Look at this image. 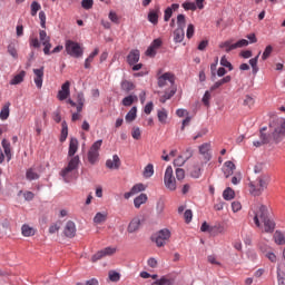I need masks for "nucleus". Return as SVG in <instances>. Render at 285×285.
<instances>
[{"label": "nucleus", "instance_id": "1", "mask_svg": "<svg viewBox=\"0 0 285 285\" xmlns=\"http://www.w3.org/2000/svg\"><path fill=\"white\" fill-rule=\"evenodd\" d=\"M77 150H79V140H77V138H71L68 150V157L71 158L69 159L67 167L60 171V176L66 184H70L72 179H77V170H79V164L81 163L79 156H75L77 155Z\"/></svg>", "mask_w": 285, "mask_h": 285}, {"label": "nucleus", "instance_id": "2", "mask_svg": "<svg viewBox=\"0 0 285 285\" xmlns=\"http://www.w3.org/2000/svg\"><path fill=\"white\" fill-rule=\"evenodd\" d=\"M249 217H253V222L257 228H263L264 233L275 232V222L268 217V208L262 205L253 214L249 213Z\"/></svg>", "mask_w": 285, "mask_h": 285}, {"label": "nucleus", "instance_id": "3", "mask_svg": "<svg viewBox=\"0 0 285 285\" xmlns=\"http://www.w3.org/2000/svg\"><path fill=\"white\" fill-rule=\"evenodd\" d=\"M268 184H271V176H268V174L258 176L256 180L249 183L250 195L259 197V195L268 188Z\"/></svg>", "mask_w": 285, "mask_h": 285}, {"label": "nucleus", "instance_id": "4", "mask_svg": "<svg viewBox=\"0 0 285 285\" xmlns=\"http://www.w3.org/2000/svg\"><path fill=\"white\" fill-rule=\"evenodd\" d=\"M278 127L274 129L271 134H262L261 139H263V144H276L281 141L282 137L285 136V119H278Z\"/></svg>", "mask_w": 285, "mask_h": 285}, {"label": "nucleus", "instance_id": "5", "mask_svg": "<svg viewBox=\"0 0 285 285\" xmlns=\"http://www.w3.org/2000/svg\"><path fill=\"white\" fill-rule=\"evenodd\" d=\"M65 49L67 55L73 57L75 59L83 57V47L79 42L67 40L65 43Z\"/></svg>", "mask_w": 285, "mask_h": 285}, {"label": "nucleus", "instance_id": "6", "mask_svg": "<svg viewBox=\"0 0 285 285\" xmlns=\"http://www.w3.org/2000/svg\"><path fill=\"white\" fill-rule=\"evenodd\" d=\"M248 46V40L242 39L237 42H233V40H226L219 43V48L225 50V52H230L233 50H237V48H246Z\"/></svg>", "mask_w": 285, "mask_h": 285}, {"label": "nucleus", "instance_id": "7", "mask_svg": "<svg viewBox=\"0 0 285 285\" xmlns=\"http://www.w3.org/2000/svg\"><path fill=\"white\" fill-rule=\"evenodd\" d=\"M104 144V140H97L94 142L88 151L87 159L89 164L94 166V164L99 161V150L101 149V145Z\"/></svg>", "mask_w": 285, "mask_h": 285}, {"label": "nucleus", "instance_id": "8", "mask_svg": "<svg viewBox=\"0 0 285 285\" xmlns=\"http://www.w3.org/2000/svg\"><path fill=\"white\" fill-rule=\"evenodd\" d=\"M166 86H169L170 90L177 88L175 86V73L165 72L158 77V88H166Z\"/></svg>", "mask_w": 285, "mask_h": 285}, {"label": "nucleus", "instance_id": "9", "mask_svg": "<svg viewBox=\"0 0 285 285\" xmlns=\"http://www.w3.org/2000/svg\"><path fill=\"white\" fill-rule=\"evenodd\" d=\"M173 167L168 166L165 170V176H164V184L165 187L168 190H177V180L175 179V175L173 174Z\"/></svg>", "mask_w": 285, "mask_h": 285}, {"label": "nucleus", "instance_id": "10", "mask_svg": "<svg viewBox=\"0 0 285 285\" xmlns=\"http://www.w3.org/2000/svg\"><path fill=\"white\" fill-rule=\"evenodd\" d=\"M153 239H155L156 246L161 248V246H166L168 239H170V230L161 229L153 237Z\"/></svg>", "mask_w": 285, "mask_h": 285}, {"label": "nucleus", "instance_id": "11", "mask_svg": "<svg viewBox=\"0 0 285 285\" xmlns=\"http://www.w3.org/2000/svg\"><path fill=\"white\" fill-rule=\"evenodd\" d=\"M40 46H43V52L47 56H50V50L52 48V43L50 42V36L46 30L39 31Z\"/></svg>", "mask_w": 285, "mask_h": 285}, {"label": "nucleus", "instance_id": "12", "mask_svg": "<svg viewBox=\"0 0 285 285\" xmlns=\"http://www.w3.org/2000/svg\"><path fill=\"white\" fill-rule=\"evenodd\" d=\"M117 253V248L115 247H106L99 252H97L92 257L91 262H99V259H104V257H110V255H115Z\"/></svg>", "mask_w": 285, "mask_h": 285}, {"label": "nucleus", "instance_id": "13", "mask_svg": "<svg viewBox=\"0 0 285 285\" xmlns=\"http://www.w3.org/2000/svg\"><path fill=\"white\" fill-rule=\"evenodd\" d=\"M70 97V81H66L61 85V89L58 91L57 99L59 101H66Z\"/></svg>", "mask_w": 285, "mask_h": 285}, {"label": "nucleus", "instance_id": "14", "mask_svg": "<svg viewBox=\"0 0 285 285\" xmlns=\"http://www.w3.org/2000/svg\"><path fill=\"white\" fill-rule=\"evenodd\" d=\"M65 237H69V239H72L75 235H77V225H75V222L69 220L67 222L65 229H63Z\"/></svg>", "mask_w": 285, "mask_h": 285}, {"label": "nucleus", "instance_id": "15", "mask_svg": "<svg viewBox=\"0 0 285 285\" xmlns=\"http://www.w3.org/2000/svg\"><path fill=\"white\" fill-rule=\"evenodd\" d=\"M33 81L37 86V88L41 89L43 87V67L40 69H33Z\"/></svg>", "mask_w": 285, "mask_h": 285}, {"label": "nucleus", "instance_id": "16", "mask_svg": "<svg viewBox=\"0 0 285 285\" xmlns=\"http://www.w3.org/2000/svg\"><path fill=\"white\" fill-rule=\"evenodd\" d=\"M1 146L3 148V153L7 157V161L12 160V145L10 144V140L3 138L1 141Z\"/></svg>", "mask_w": 285, "mask_h": 285}, {"label": "nucleus", "instance_id": "17", "mask_svg": "<svg viewBox=\"0 0 285 285\" xmlns=\"http://www.w3.org/2000/svg\"><path fill=\"white\" fill-rule=\"evenodd\" d=\"M106 166L107 168H109L110 170H117L119 169V166H121V160L119 159L118 155H114L112 159H108L106 161Z\"/></svg>", "mask_w": 285, "mask_h": 285}, {"label": "nucleus", "instance_id": "18", "mask_svg": "<svg viewBox=\"0 0 285 285\" xmlns=\"http://www.w3.org/2000/svg\"><path fill=\"white\" fill-rule=\"evenodd\" d=\"M139 57H140L139 50H131L127 56V61L129 66H135V63H138Z\"/></svg>", "mask_w": 285, "mask_h": 285}, {"label": "nucleus", "instance_id": "19", "mask_svg": "<svg viewBox=\"0 0 285 285\" xmlns=\"http://www.w3.org/2000/svg\"><path fill=\"white\" fill-rule=\"evenodd\" d=\"M210 142H204L203 145L199 146V153L205 157L206 161H210Z\"/></svg>", "mask_w": 285, "mask_h": 285}, {"label": "nucleus", "instance_id": "20", "mask_svg": "<svg viewBox=\"0 0 285 285\" xmlns=\"http://www.w3.org/2000/svg\"><path fill=\"white\" fill-rule=\"evenodd\" d=\"M139 226H141V219L139 217H136L129 223L127 227V232L137 233V229L139 228Z\"/></svg>", "mask_w": 285, "mask_h": 285}, {"label": "nucleus", "instance_id": "21", "mask_svg": "<svg viewBox=\"0 0 285 285\" xmlns=\"http://www.w3.org/2000/svg\"><path fill=\"white\" fill-rule=\"evenodd\" d=\"M148 202V195L140 194L134 199L135 208H141L142 204H146Z\"/></svg>", "mask_w": 285, "mask_h": 285}, {"label": "nucleus", "instance_id": "22", "mask_svg": "<svg viewBox=\"0 0 285 285\" xmlns=\"http://www.w3.org/2000/svg\"><path fill=\"white\" fill-rule=\"evenodd\" d=\"M177 92V87H173L169 91H165V95L160 97V104H166L168 99H173Z\"/></svg>", "mask_w": 285, "mask_h": 285}, {"label": "nucleus", "instance_id": "23", "mask_svg": "<svg viewBox=\"0 0 285 285\" xmlns=\"http://www.w3.org/2000/svg\"><path fill=\"white\" fill-rule=\"evenodd\" d=\"M148 21L154 26L159 23V10H150L148 13Z\"/></svg>", "mask_w": 285, "mask_h": 285}, {"label": "nucleus", "instance_id": "24", "mask_svg": "<svg viewBox=\"0 0 285 285\" xmlns=\"http://www.w3.org/2000/svg\"><path fill=\"white\" fill-rule=\"evenodd\" d=\"M233 78L230 76H226L223 79L216 81L210 90H217V88H222V86H224V83H230V80Z\"/></svg>", "mask_w": 285, "mask_h": 285}, {"label": "nucleus", "instance_id": "25", "mask_svg": "<svg viewBox=\"0 0 285 285\" xmlns=\"http://www.w3.org/2000/svg\"><path fill=\"white\" fill-rule=\"evenodd\" d=\"M26 78V71H20L18 75L10 80V86H19L22 83L23 79Z\"/></svg>", "mask_w": 285, "mask_h": 285}, {"label": "nucleus", "instance_id": "26", "mask_svg": "<svg viewBox=\"0 0 285 285\" xmlns=\"http://www.w3.org/2000/svg\"><path fill=\"white\" fill-rule=\"evenodd\" d=\"M185 37H186V32L184 31V29H176L174 31L175 43H181V41H184Z\"/></svg>", "mask_w": 285, "mask_h": 285}, {"label": "nucleus", "instance_id": "27", "mask_svg": "<svg viewBox=\"0 0 285 285\" xmlns=\"http://www.w3.org/2000/svg\"><path fill=\"white\" fill-rule=\"evenodd\" d=\"M26 178L28 179V181H35V179H39V173H37V169L31 167L27 169Z\"/></svg>", "mask_w": 285, "mask_h": 285}, {"label": "nucleus", "instance_id": "28", "mask_svg": "<svg viewBox=\"0 0 285 285\" xmlns=\"http://www.w3.org/2000/svg\"><path fill=\"white\" fill-rule=\"evenodd\" d=\"M10 117V102H6L0 111V119L6 121Z\"/></svg>", "mask_w": 285, "mask_h": 285}, {"label": "nucleus", "instance_id": "29", "mask_svg": "<svg viewBox=\"0 0 285 285\" xmlns=\"http://www.w3.org/2000/svg\"><path fill=\"white\" fill-rule=\"evenodd\" d=\"M21 233H22L23 237H32V236H35L36 230H35V228L30 227V225L24 224L21 227Z\"/></svg>", "mask_w": 285, "mask_h": 285}, {"label": "nucleus", "instance_id": "30", "mask_svg": "<svg viewBox=\"0 0 285 285\" xmlns=\"http://www.w3.org/2000/svg\"><path fill=\"white\" fill-rule=\"evenodd\" d=\"M274 242L275 244H277L278 246H284L285 244V236L282 232L276 230L274 234Z\"/></svg>", "mask_w": 285, "mask_h": 285}, {"label": "nucleus", "instance_id": "31", "mask_svg": "<svg viewBox=\"0 0 285 285\" xmlns=\"http://www.w3.org/2000/svg\"><path fill=\"white\" fill-rule=\"evenodd\" d=\"M120 88L121 90H124V92H130L131 90H135V83L128 80H122L120 83Z\"/></svg>", "mask_w": 285, "mask_h": 285}, {"label": "nucleus", "instance_id": "32", "mask_svg": "<svg viewBox=\"0 0 285 285\" xmlns=\"http://www.w3.org/2000/svg\"><path fill=\"white\" fill-rule=\"evenodd\" d=\"M125 119L128 124L135 121V119H137V107H132L126 115Z\"/></svg>", "mask_w": 285, "mask_h": 285}, {"label": "nucleus", "instance_id": "33", "mask_svg": "<svg viewBox=\"0 0 285 285\" xmlns=\"http://www.w3.org/2000/svg\"><path fill=\"white\" fill-rule=\"evenodd\" d=\"M223 198L226 202H230V199H235V190H233V188L227 187L224 191H223Z\"/></svg>", "mask_w": 285, "mask_h": 285}, {"label": "nucleus", "instance_id": "34", "mask_svg": "<svg viewBox=\"0 0 285 285\" xmlns=\"http://www.w3.org/2000/svg\"><path fill=\"white\" fill-rule=\"evenodd\" d=\"M225 168H227L225 170V177H229L230 175H233V173H235V163L228 160L224 164Z\"/></svg>", "mask_w": 285, "mask_h": 285}, {"label": "nucleus", "instance_id": "35", "mask_svg": "<svg viewBox=\"0 0 285 285\" xmlns=\"http://www.w3.org/2000/svg\"><path fill=\"white\" fill-rule=\"evenodd\" d=\"M142 175L146 179L153 177V175H155V166H153V164H148L145 167Z\"/></svg>", "mask_w": 285, "mask_h": 285}, {"label": "nucleus", "instance_id": "36", "mask_svg": "<svg viewBox=\"0 0 285 285\" xmlns=\"http://www.w3.org/2000/svg\"><path fill=\"white\" fill-rule=\"evenodd\" d=\"M108 219V214L107 213H97L94 217V223L95 224H104Z\"/></svg>", "mask_w": 285, "mask_h": 285}, {"label": "nucleus", "instance_id": "37", "mask_svg": "<svg viewBox=\"0 0 285 285\" xmlns=\"http://www.w3.org/2000/svg\"><path fill=\"white\" fill-rule=\"evenodd\" d=\"M135 101H138L137 96H127L122 99V106L130 107L132 104H135Z\"/></svg>", "mask_w": 285, "mask_h": 285}, {"label": "nucleus", "instance_id": "38", "mask_svg": "<svg viewBox=\"0 0 285 285\" xmlns=\"http://www.w3.org/2000/svg\"><path fill=\"white\" fill-rule=\"evenodd\" d=\"M61 126H62V129L60 135V141L61 144H63V141L68 139V124L66 121H62Z\"/></svg>", "mask_w": 285, "mask_h": 285}, {"label": "nucleus", "instance_id": "39", "mask_svg": "<svg viewBox=\"0 0 285 285\" xmlns=\"http://www.w3.org/2000/svg\"><path fill=\"white\" fill-rule=\"evenodd\" d=\"M177 27L178 30H184V28H186V16L181 13L177 16Z\"/></svg>", "mask_w": 285, "mask_h": 285}, {"label": "nucleus", "instance_id": "40", "mask_svg": "<svg viewBox=\"0 0 285 285\" xmlns=\"http://www.w3.org/2000/svg\"><path fill=\"white\" fill-rule=\"evenodd\" d=\"M190 175L194 179H199V177H202V167L199 165L194 166Z\"/></svg>", "mask_w": 285, "mask_h": 285}, {"label": "nucleus", "instance_id": "41", "mask_svg": "<svg viewBox=\"0 0 285 285\" xmlns=\"http://www.w3.org/2000/svg\"><path fill=\"white\" fill-rule=\"evenodd\" d=\"M144 190H146V185L141 183L134 185L131 188V191L134 193V195L144 193Z\"/></svg>", "mask_w": 285, "mask_h": 285}, {"label": "nucleus", "instance_id": "42", "mask_svg": "<svg viewBox=\"0 0 285 285\" xmlns=\"http://www.w3.org/2000/svg\"><path fill=\"white\" fill-rule=\"evenodd\" d=\"M166 119H168V111L166 109L158 110V120L160 124H166Z\"/></svg>", "mask_w": 285, "mask_h": 285}, {"label": "nucleus", "instance_id": "43", "mask_svg": "<svg viewBox=\"0 0 285 285\" xmlns=\"http://www.w3.org/2000/svg\"><path fill=\"white\" fill-rule=\"evenodd\" d=\"M41 10V4L37 1L31 3V17H37V12Z\"/></svg>", "mask_w": 285, "mask_h": 285}, {"label": "nucleus", "instance_id": "44", "mask_svg": "<svg viewBox=\"0 0 285 285\" xmlns=\"http://www.w3.org/2000/svg\"><path fill=\"white\" fill-rule=\"evenodd\" d=\"M271 55H273V46L268 45L263 52V56H262L263 61H266V59H268Z\"/></svg>", "mask_w": 285, "mask_h": 285}, {"label": "nucleus", "instance_id": "45", "mask_svg": "<svg viewBox=\"0 0 285 285\" xmlns=\"http://www.w3.org/2000/svg\"><path fill=\"white\" fill-rule=\"evenodd\" d=\"M131 137L132 139H136V140L141 139V129L139 127H134L131 129Z\"/></svg>", "mask_w": 285, "mask_h": 285}, {"label": "nucleus", "instance_id": "46", "mask_svg": "<svg viewBox=\"0 0 285 285\" xmlns=\"http://www.w3.org/2000/svg\"><path fill=\"white\" fill-rule=\"evenodd\" d=\"M183 8L184 10H191L193 12L197 10V6L195 4V2H188V1L183 3Z\"/></svg>", "mask_w": 285, "mask_h": 285}, {"label": "nucleus", "instance_id": "47", "mask_svg": "<svg viewBox=\"0 0 285 285\" xmlns=\"http://www.w3.org/2000/svg\"><path fill=\"white\" fill-rule=\"evenodd\" d=\"M61 228V223H55L50 225L49 233L50 235H55V233H59V229Z\"/></svg>", "mask_w": 285, "mask_h": 285}, {"label": "nucleus", "instance_id": "48", "mask_svg": "<svg viewBox=\"0 0 285 285\" xmlns=\"http://www.w3.org/2000/svg\"><path fill=\"white\" fill-rule=\"evenodd\" d=\"M220 66H224V68H228V70H233V63L226 59V56H223L220 59Z\"/></svg>", "mask_w": 285, "mask_h": 285}, {"label": "nucleus", "instance_id": "49", "mask_svg": "<svg viewBox=\"0 0 285 285\" xmlns=\"http://www.w3.org/2000/svg\"><path fill=\"white\" fill-rule=\"evenodd\" d=\"M186 177V171L183 168H176V178L178 181L184 180Z\"/></svg>", "mask_w": 285, "mask_h": 285}, {"label": "nucleus", "instance_id": "50", "mask_svg": "<svg viewBox=\"0 0 285 285\" xmlns=\"http://www.w3.org/2000/svg\"><path fill=\"white\" fill-rule=\"evenodd\" d=\"M184 164H186V158H184V156H178L176 159H174V166L178 168L184 166Z\"/></svg>", "mask_w": 285, "mask_h": 285}, {"label": "nucleus", "instance_id": "51", "mask_svg": "<svg viewBox=\"0 0 285 285\" xmlns=\"http://www.w3.org/2000/svg\"><path fill=\"white\" fill-rule=\"evenodd\" d=\"M29 46L31 48H41V42H39V38H30L29 39Z\"/></svg>", "mask_w": 285, "mask_h": 285}, {"label": "nucleus", "instance_id": "52", "mask_svg": "<svg viewBox=\"0 0 285 285\" xmlns=\"http://www.w3.org/2000/svg\"><path fill=\"white\" fill-rule=\"evenodd\" d=\"M194 35H195V26L190 23L187 27L186 37H187V39H193Z\"/></svg>", "mask_w": 285, "mask_h": 285}, {"label": "nucleus", "instance_id": "53", "mask_svg": "<svg viewBox=\"0 0 285 285\" xmlns=\"http://www.w3.org/2000/svg\"><path fill=\"white\" fill-rule=\"evenodd\" d=\"M94 1L92 0H82L81 1V7L85 9V10H90L94 6Z\"/></svg>", "mask_w": 285, "mask_h": 285}, {"label": "nucleus", "instance_id": "54", "mask_svg": "<svg viewBox=\"0 0 285 285\" xmlns=\"http://www.w3.org/2000/svg\"><path fill=\"white\" fill-rule=\"evenodd\" d=\"M184 217H185L186 224H190V222H193V210L190 209L185 210Z\"/></svg>", "mask_w": 285, "mask_h": 285}, {"label": "nucleus", "instance_id": "55", "mask_svg": "<svg viewBox=\"0 0 285 285\" xmlns=\"http://www.w3.org/2000/svg\"><path fill=\"white\" fill-rule=\"evenodd\" d=\"M8 52H9V55H11V57H13V59H17V57H19V55L17 52V48H14V46H12V45L8 46Z\"/></svg>", "mask_w": 285, "mask_h": 285}, {"label": "nucleus", "instance_id": "56", "mask_svg": "<svg viewBox=\"0 0 285 285\" xmlns=\"http://www.w3.org/2000/svg\"><path fill=\"white\" fill-rule=\"evenodd\" d=\"M203 104L207 107L210 106V91H206L205 95L203 96Z\"/></svg>", "mask_w": 285, "mask_h": 285}, {"label": "nucleus", "instance_id": "57", "mask_svg": "<svg viewBox=\"0 0 285 285\" xmlns=\"http://www.w3.org/2000/svg\"><path fill=\"white\" fill-rule=\"evenodd\" d=\"M255 105V99L250 96H246L244 99V106H248L250 108V106Z\"/></svg>", "mask_w": 285, "mask_h": 285}, {"label": "nucleus", "instance_id": "58", "mask_svg": "<svg viewBox=\"0 0 285 285\" xmlns=\"http://www.w3.org/2000/svg\"><path fill=\"white\" fill-rule=\"evenodd\" d=\"M232 210H233V213H239V210H242V203L233 202L232 203Z\"/></svg>", "mask_w": 285, "mask_h": 285}, {"label": "nucleus", "instance_id": "59", "mask_svg": "<svg viewBox=\"0 0 285 285\" xmlns=\"http://www.w3.org/2000/svg\"><path fill=\"white\" fill-rule=\"evenodd\" d=\"M109 279H110V282H119V279H120L119 273L110 272L109 273Z\"/></svg>", "mask_w": 285, "mask_h": 285}, {"label": "nucleus", "instance_id": "60", "mask_svg": "<svg viewBox=\"0 0 285 285\" xmlns=\"http://www.w3.org/2000/svg\"><path fill=\"white\" fill-rule=\"evenodd\" d=\"M109 19L112 23H119V16L115 11L109 12Z\"/></svg>", "mask_w": 285, "mask_h": 285}, {"label": "nucleus", "instance_id": "61", "mask_svg": "<svg viewBox=\"0 0 285 285\" xmlns=\"http://www.w3.org/2000/svg\"><path fill=\"white\" fill-rule=\"evenodd\" d=\"M23 197L26 202H32L35 199V193L32 191H24Z\"/></svg>", "mask_w": 285, "mask_h": 285}, {"label": "nucleus", "instance_id": "62", "mask_svg": "<svg viewBox=\"0 0 285 285\" xmlns=\"http://www.w3.org/2000/svg\"><path fill=\"white\" fill-rule=\"evenodd\" d=\"M39 19H40V26H41V28H46V12L40 11V12H39Z\"/></svg>", "mask_w": 285, "mask_h": 285}, {"label": "nucleus", "instance_id": "63", "mask_svg": "<svg viewBox=\"0 0 285 285\" xmlns=\"http://www.w3.org/2000/svg\"><path fill=\"white\" fill-rule=\"evenodd\" d=\"M170 17H173V8H167L165 10L164 20L165 21H170Z\"/></svg>", "mask_w": 285, "mask_h": 285}, {"label": "nucleus", "instance_id": "64", "mask_svg": "<svg viewBox=\"0 0 285 285\" xmlns=\"http://www.w3.org/2000/svg\"><path fill=\"white\" fill-rule=\"evenodd\" d=\"M146 55L147 57H155V55H157V49L149 46L148 49L146 50Z\"/></svg>", "mask_w": 285, "mask_h": 285}]
</instances>
